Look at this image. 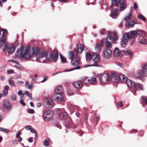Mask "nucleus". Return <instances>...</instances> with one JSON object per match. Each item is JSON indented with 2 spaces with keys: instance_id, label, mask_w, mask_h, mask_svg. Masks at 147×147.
<instances>
[{
  "instance_id": "f257e3e1",
  "label": "nucleus",
  "mask_w": 147,
  "mask_h": 147,
  "mask_svg": "<svg viewBox=\"0 0 147 147\" xmlns=\"http://www.w3.org/2000/svg\"><path fill=\"white\" fill-rule=\"evenodd\" d=\"M74 54L71 51L69 52V56L70 59L71 60V63L72 66H77L76 67L74 68L70 69H67L64 72H68L76 69H80V67L78 66L80 64V61L77 56L78 53L76 52V50H74Z\"/></svg>"
},
{
  "instance_id": "f03ea898",
  "label": "nucleus",
  "mask_w": 147,
  "mask_h": 147,
  "mask_svg": "<svg viewBox=\"0 0 147 147\" xmlns=\"http://www.w3.org/2000/svg\"><path fill=\"white\" fill-rule=\"evenodd\" d=\"M20 49V59L21 60L23 61L28 59L31 57V55L29 49L21 47Z\"/></svg>"
},
{
  "instance_id": "7ed1b4c3",
  "label": "nucleus",
  "mask_w": 147,
  "mask_h": 147,
  "mask_svg": "<svg viewBox=\"0 0 147 147\" xmlns=\"http://www.w3.org/2000/svg\"><path fill=\"white\" fill-rule=\"evenodd\" d=\"M100 56L97 54L94 53L92 55L89 53H87L86 55V58L87 61H90L92 59L94 63L93 65L94 66H98L97 62L99 61Z\"/></svg>"
},
{
  "instance_id": "20e7f679",
  "label": "nucleus",
  "mask_w": 147,
  "mask_h": 147,
  "mask_svg": "<svg viewBox=\"0 0 147 147\" xmlns=\"http://www.w3.org/2000/svg\"><path fill=\"white\" fill-rule=\"evenodd\" d=\"M97 78H98L99 82L100 84H106L109 82L110 79L107 74H98L96 76Z\"/></svg>"
},
{
  "instance_id": "39448f33",
  "label": "nucleus",
  "mask_w": 147,
  "mask_h": 147,
  "mask_svg": "<svg viewBox=\"0 0 147 147\" xmlns=\"http://www.w3.org/2000/svg\"><path fill=\"white\" fill-rule=\"evenodd\" d=\"M58 54L55 51L50 53L48 56L47 57V59L49 61H56L58 59Z\"/></svg>"
},
{
  "instance_id": "423d86ee",
  "label": "nucleus",
  "mask_w": 147,
  "mask_h": 147,
  "mask_svg": "<svg viewBox=\"0 0 147 147\" xmlns=\"http://www.w3.org/2000/svg\"><path fill=\"white\" fill-rule=\"evenodd\" d=\"M103 54L104 58L106 59H109L112 56V52L111 49L106 48L104 50Z\"/></svg>"
},
{
  "instance_id": "0eeeda50",
  "label": "nucleus",
  "mask_w": 147,
  "mask_h": 147,
  "mask_svg": "<svg viewBox=\"0 0 147 147\" xmlns=\"http://www.w3.org/2000/svg\"><path fill=\"white\" fill-rule=\"evenodd\" d=\"M125 53L124 51H120L118 48L115 47L113 51V55L115 57H122Z\"/></svg>"
},
{
  "instance_id": "6e6552de",
  "label": "nucleus",
  "mask_w": 147,
  "mask_h": 147,
  "mask_svg": "<svg viewBox=\"0 0 147 147\" xmlns=\"http://www.w3.org/2000/svg\"><path fill=\"white\" fill-rule=\"evenodd\" d=\"M114 41V39L111 36L109 35L107 36L106 38V42L105 44L106 48H112V46L111 43H113Z\"/></svg>"
},
{
  "instance_id": "1a4fd4ad",
  "label": "nucleus",
  "mask_w": 147,
  "mask_h": 147,
  "mask_svg": "<svg viewBox=\"0 0 147 147\" xmlns=\"http://www.w3.org/2000/svg\"><path fill=\"white\" fill-rule=\"evenodd\" d=\"M44 106L48 109L52 108L54 106L53 101L49 98H47L44 100Z\"/></svg>"
},
{
  "instance_id": "9d476101",
  "label": "nucleus",
  "mask_w": 147,
  "mask_h": 147,
  "mask_svg": "<svg viewBox=\"0 0 147 147\" xmlns=\"http://www.w3.org/2000/svg\"><path fill=\"white\" fill-rule=\"evenodd\" d=\"M62 94L59 93L55 94L52 96V99L55 101H62L63 99Z\"/></svg>"
},
{
  "instance_id": "9b49d317",
  "label": "nucleus",
  "mask_w": 147,
  "mask_h": 147,
  "mask_svg": "<svg viewBox=\"0 0 147 147\" xmlns=\"http://www.w3.org/2000/svg\"><path fill=\"white\" fill-rule=\"evenodd\" d=\"M147 71V65H144L142 68V70L139 72L138 74L139 77L141 78L144 77L146 72Z\"/></svg>"
},
{
  "instance_id": "f8f14e48",
  "label": "nucleus",
  "mask_w": 147,
  "mask_h": 147,
  "mask_svg": "<svg viewBox=\"0 0 147 147\" xmlns=\"http://www.w3.org/2000/svg\"><path fill=\"white\" fill-rule=\"evenodd\" d=\"M3 106L6 110L7 111H11L12 108V106L7 99L4 100Z\"/></svg>"
},
{
  "instance_id": "ddd939ff",
  "label": "nucleus",
  "mask_w": 147,
  "mask_h": 147,
  "mask_svg": "<svg viewBox=\"0 0 147 147\" xmlns=\"http://www.w3.org/2000/svg\"><path fill=\"white\" fill-rule=\"evenodd\" d=\"M119 11V9L114 8L112 10L111 13L110 14V16L113 18H117Z\"/></svg>"
},
{
  "instance_id": "4468645a",
  "label": "nucleus",
  "mask_w": 147,
  "mask_h": 147,
  "mask_svg": "<svg viewBox=\"0 0 147 147\" xmlns=\"http://www.w3.org/2000/svg\"><path fill=\"white\" fill-rule=\"evenodd\" d=\"M8 62H11L15 64L14 66L16 68L19 69L23 70L24 69V68L23 67H21L19 63L17 61L14 60H10L8 61Z\"/></svg>"
},
{
  "instance_id": "2eb2a0df",
  "label": "nucleus",
  "mask_w": 147,
  "mask_h": 147,
  "mask_svg": "<svg viewBox=\"0 0 147 147\" xmlns=\"http://www.w3.org/2000/svg\"><path fill=\"white\" fill-rule=\"evenodd\" d=\"M111 79L113 82H117L119 80V75H117L115 73H112L111 74Z\"/></svg>"
},
{
  "instance_id": "dca6fc26",
  "label": "nucleus",
  "mask_w": 147,
  "mask_h": 147,
  "mask_svg": "<svg viewBox=\"0 0 147 147\" xmlns=\"http://www.w3.org/2000/svg\"><path fill=\"white\" fill-rule=\"evenodd\" d=\"M0 47L2 48V49L3 51L7 49V45L5 39H2L0 40Z\"/></svg>"
},
{
  "instance_id": "f3484780",
  "label": "nucleus",
  "mask_w": 147,
  "mask_h": 147,
  "mask_svg": "<svg viewBox=\"0 0 147 147\" xmlns=\"http://www.w3.org/2000/svg\"><path fill=\"white\" fill-rule=\"evenodd\" d=\"M59 117L61 118L65 119L67 116V113L65 112L63 109H59Z\"/></svg>"
},
{
  "instance_id": "a211bd4d",
  "label": "nucleus",
  "mask_w": 147,
  "mask_h": 147,
  "mask_svg": "<svg viewBox=\"0 0 147 147\" xmlns=\"http://www.w3.org/2000/svg\"><path fill=\"white\" fill-rule=\"evenodd\" d=\"M55 92L56 94L59 93L63 94L64 93V90L62 86H58L56 88Z\"/></svg>"
},
{
  "instance_id": "6ab92c4d",
  "label": "nucleus",
  "mask_w": 147,
  "mask_h": 147,
  "mask_svg": "<svg viewBox=\"0 0 147 147\" xmlns=\"http://www.w3.org/2000/svg\"><path fill=\"white\" fill-rule=\"evenodd\" d=\"M78 92V90H74L72 88H69L67 91V94L69 96H71L77 93Z\"/></svg>"
},
{
  "instance_id": "aec40b11",
  "label": "nucleus",
  "mask_w": 147,
  "mask_h": 147,
  "mask_svg": "<svg viewBox=\"0 0 147 147\" xmlns=\"http://www.w3.org/2000/svg\"><path fill=\"white\" fill-rule=\"evenodd\" d=\"M138 42L141 44H147V40L144 37L140 38L138 39Z\"/></svg>"
},
{
  "instance_id": "412c9836",
  "label": "nucleus",
  "mask_w": 147,
  "mask_h": 147,
  "mask_svg": "<svg viewBox=\"0 0 147 147\" xmlns=\"http://www.w3.org/2000/svg\"><path fill=\"white\" fill-rule=\"evenodd\" d=\"M125 82L129 87H134V86L135 83L130 80L127 79Z\"/></svg>"
},
{
  "instance_id": "4be33fe9",
  "label": "nucleus",
  "mask_w": 147,
  "mask_h": 147,
  "mask_svg": "<svg viewBox=\"0 0 147 147\" xmlns=\"http://www.w3.org/2000/svg\"><path fill=\"white\" fill-rule=\"evenodd\" d=\"M38 55L40 57H45L47 58V57L48 56V54L47 52L44 51H40Z\"/></svg>"
},
{
  "instance_id": "5701e85b",
  "label": "nucleus",
  "mask_w": 147,
  "mask_h": 147,
  "mask_svg": "<svg viewBox=\"0 0 147 147\" xmlns=\"http://www.w3.org/2000/svg\"><path fill=\"white\" fill-rule=\"evenodd\" d=\"M130 34L131 35V38H135L137 36L138 34L136 30L131 31Z\"/></svg>"
},
{
  "instance_id": "b1692460",
  "label": "nucleus",
  "mask_w": 147,
  "mask_h": 147,
  "mask_svg": "<svg viewBox=\"0 0 147 147\" xmlns=\"http://www.w3.org/2000/svg\"><path fill=\"white\" fill-rule=\"evenodd\" d=\"M122 38L127 41L131 38V34L129 32L126 33L123 35Z\"/></svg>"
},
{
  "instance_id": "393cba45",
  "label": "nucleus",
  "mask_w": 147,
  "mask_h": 147,
  "mask_svg": "<svg viewBox=\"0 0 147 147\" xmlns=\"http://www.w3.org/2000/svg\"><path fill=\"white\" fill-rule=\"evenodd\" d=\"M143 86L140 84L138 83L135 84L134 83V88L136 90H142L143 88Z\"/></svg>"
},
{
  "instance_id": "a878e982",
  "label": "nucleus",
  "mask_w": 147,
  "mask_h": 147,
  "mask_svg": "<svg viewBox=\"0 0 147 147\" xmlns=\"http://www.w3.org/2000/svg\"><path fill=\"white\" fill-rule=\"evenodd\" d=\"M78 52L79 53H81L84 50L83 45L81 44H78L77 46Z\"/></svg>"
},
{
  "instance_id": "bb28decb",
  "label": "nucleus",
  "mask_w": 147,
  "mask_h": 147,
  "mask_svg": "<svg viewBox=\"0 0 147 147\" xmlns=\"http://www.w3.org/2000/svg\"><path fill=\"white\" fill-rule=\"evenodd\" d=\"M73 85L77 88H80L82 86V84L80 81L75 82L73 83Z\"/></svg>"
},
{
  "instance_id": "cd10ccee",
  "label": "nucleus",
  "mask_w": 147,
  "mask_h": 147,
  "mask_svg": "<svg viewBox=\"0 0 147 147\" xmlns=\"http://www.w3.org/2000/svg\"><path fill=\"white\" fill-rule=\"evenodd\" d=\"M138 35L140 37L144 36L145 35V32L144 31L141 30H136Z\"/></svg>"
},
{
  "instance_id": "c85d7f7f",
  "label": "nucleus",
  "mask_w": 147,
  "mask_h": 147,
  "mask_svg": "<svg viewBox=\"0 0 147 147\" xmlns=\"http://www.w3.org/2000/svg\"><path fill=\"white\" fill-rule=\"evenodd\" d=\"M15 51V48L14 46L13 45H11L9 47L8 53L9 54H11L13 53Z\"/></svg>"
},
{
  "instance_id": "c756f323",
  "label": "nucleus",
  "mask_w": 147,
  "mask_h": 147,
  "mask_svg": "<svg viewBox=\"0 0 147 147\" xmlns=\"http://www.w3.org/2000/svg\"><path fill=\"white\" fill-rule=\"evenodd\" d=\"M95 48V51L97 53H99L100 52L101 50V47L99 44H96Z\"/></svg>"
},
{
  "instance_id": "7c9ffc66",
  "label": "nucleus",
  "mask_w": 147,
  "mask_h": 147,
  "mask_svg": "<svg viewBox=\"0 0 147 147\" xmlns=\"http://www.w3.org/2000/svg\"><path fill=\"white\" fill-rule=\"evenodd\" d=\"M119 80L123 82H125L126 80L127 79L125 76L122 74L119 75Z\"/></svg>"
},
{
  "instance_id": "2f4dec72",
  "label": "nucleus",
  "mask_w": 147,
  "mask_h": 147,
  "mask_svg": "<svg viewBox=\"0 0 147 147\" xmlns=\"http://www.w3.org/2000/svg\"><path fill=\"white\" fill-rule=\"evenodd\" d=\"M96 81V78L94 77L93 76L92 78L88 80V82L90 84H92L95 83Z\"/></svg>"
},
{
  "instance_id": "473e14b6",
  "label": "nucleus",
  "mask_w": 147,
  "mask_h": 147,
  "mask_svg": "<svg viewBox=\"0 0 147 147\" xmlns=\"http://www.w3.org/2000/svg\"><path fill=\"white\" fill-rule=\"evenodd\" d=\"M127 41L123 38H122L121 42V45L122 47H125L127 45Z\"/></svg>"
},
{
  "instance_id": "72a5a7b5",
  "label": "nucleus",
  "mask_w": 147,
  "mask_h": 147,
  "mask_svg": "<svg viewBox=\"0 0 147 147\" xmlns=\"http://www.w3.org/2000/svg\"><path fill=\"white\" fill-rule=\"evenodd\" d=\"M131 16L132 13L131 12H130L129 13V15L128 16L123 18L124 20L125 21H127L131 19Z\"/></svg>"
},
{
  "instance_id": "f704fd0d",
  "label": "nucleus",
  "mask_w": 147,
  "mask_h": 147,
  "mask_svg": "<svg viewBox=\"0 0 147 147\" xmlns=\"http://www.w3.org/2000/svg\"><path fill=\"white\" fill-rule=\"evenodd\" d=\"M40 51L39 50L38 48H37L36 49L33 50V51L32 53V54L33 55H38L40 52Z\"/></svg>"
},
{
  "instance_id": "c9c22d12",
  "label": "nucleus",
  "mask_w": 147,
  "mask_h": 147,
  "mask_svg": "<svg viewBox=\"0 0 147 147\" xmlns=\"http://www.w3.org/2000/svg\"><path fill=\"white\" fill-rule=\"evenodd\" d=\"M20 52V49H18L15 53V55L14 57V58L15 59H17L19 58H20V55L19 52Z\"/></svg>"
},
{
  "instance_id": "e433bc0d",
  "label": "nucleus",
  "mask_w": 147,
  "mask_h": 147,
  "mask_svg": "<svg viewBox=\"0 0 147 147\" xmlns=\"http://www.w3.org/2000/svg\"><path fill=\"white\" fill-rule=\"evenodd\" d=\"M59 55L61 62L63 63H65L67 61V60L66 58L63 56L61 54H60Z\"/></svg>"
},
{
  "instance_id": "4c0bfd02",
  "label": "nucleus",
  "mask_w": 147,
  "mask_h": 147,
  "mask_svg": "<svg viewBox=\"0 0 147 147\" xmlns=\"http://www.w3.org/2000/svg\"><path fill=\"white\" fill-rule=\"evenodd\" d=\"M124 51L125 52V53L124 54H126V55H129L130 58L132 57L133 54L132 52L131 51L129 50H126Z\"/></svg>"
},
{
  "instance_id": "58836bf2",
  "label": "nucleus",
  "mask_w": 147,
  "mask_h": 147,
  "mask_svg": "<svg viewBox=\"0 0 147 147\" xmlns=\"http://www.w3.org/2000/svg\"><path fill=\"white\" fill-rule=\"evenodd\" d=\"M0 32H3L2 36L3 37H4L7 35V30L5 29H2Z\"/></svg>"
},
{
  "instance_id": "ea45409f",
  "label": "nucleus",
  "mask_w": 147,
  "mask_h": 147,
  "mask_svg": "<svg viewBox=\"0 0 147 147\" xmlns=\"http://www.w3.org/2000/svg\"><path fill=\"white\" fill-rule=\"evenodd\" d=\"M11 100L13 101H15L17 99V95L15 94H12L10 96Z\"/></svg>"
},
{
  "instance_id": "a19ab883",
  "label": "nucleus",
  "mask_w": 147,
  "mask_h": 147,
  "mask_svg": "<svg viewBox=\"0 0 147 147\" xmlns=\"http://www.w3.org/2000/svg\"><path fill=\"white\" fill-rule=\"evenodd\" d=\"M134 25V22L132 21H130L127 23L128 26L129 27H133Z\"/></svg>"
},
{
  "instance_id": "79ce46f5",
  "label": "nucleus",
  "mask_w": 147,
  "mask_h": 147,
  "mask_svg": "<svg viewBox=\"0 0 147 147\" xmlns=\"http://www.w3.org/2000/svg\"><path fill=\"white\" fill-rule=\"evenodd\" d=\"M50 111L49 110L46 109L45 110L43 115H48L50 114Z\"/></svg>"
},
{
  "instance_id": "37998d69",
  "label": "nucleus",
  "mask_w": 147,
  "mask_h": 147,
  "mask_svg": "<svg viewBox=\"0 0 147 147\" xmlns=\"http://www.w3.org/2000/svg\"><path fill=\"white\" fill-rule=\"evenodd\" d=\"M138 18L144 21L146 20V18L144 17L142 15H138Z\"/></svg>"
},
{
  "instance_id": "c03bdc74",
  "label": "nucleus",
  "mask_w": 147,
  "mask_h": 147,
  "mask_svg": "<svg viewBox=\"0 0 147 147\" xmlns=\"http://www.w3.org/2000/svg\"><path fill=\"white\" fill-rule=\"evenodd\" d=\"M0 131H3L7 132H8L9 131V129H4L2 127H0Z\"/></svg>"
},
{
  "instance_id": "a18cd8bd",
  "label": "nucleus",
  "mask_w": 147,
  "mask_h": 147,
  "mask_svg": "<svg viewBox=\"0 0 147 147\" xmlns=\"http://www.w3.org/2000/svg\"><path fill=\"white\" fill-rule=\"evenodd\" d=\"M33 83H31L30 85H28L27 87V88L29 89H32L33 87Z\"/></svg>"
},
{
  "instance_id": "49530a36",
  "label": "nucleus",
  "mask_w": 147,
  "mask_h": 147,
  "mask_svg": "<svg viewBox=\"0 0 147 147\" xmlns=\"http://www.w3.org/2000/svg\"><path fill=\"white\" fill-rule=\"evenodd\" d=\"M9 84L11 86H13L14 85V83L12 80H10L9 81Z\"/></svg>"
},
{
  "instance_id": "de8ad7c7",
  "label": "nucleus",
  "mask_w": 147,
  "mask_h": 147,
  "mask_svg": "<svg viewBox=\"0 0 147 147\" xmlns=\"http://www.w3.org/2000/svg\"><path fill=\"white\" fill-rule=\"evenodd\" d=\"M44 79L41 81V82L44 83L46 82L48 79V77L46 76H44Z\"/></svg>"
},
{
  "instance_id": "09e8293b",
  "label": "nucleus",
  "mask_w": 147,
  "mask_h": 147,
  "mask_svg": "<svg viewBox=\"0 0 147 147\" xmlns=\"http://www.w3.org/2000/svg\"><path fill=\"white\" fill-rule=\"evenodd\" d=\"M38 77L37 75L36 74L34 76V77L32 78V80L34 81H36L37 80V78Z\"/></svg>"
},
{
  "instance_id": "8fccbe9b",
  "label": "nucleus",
  "mask_w": 147,
  "mask_h": 147,
  "mask_svg": "<svg viewBox=\"0 0 147 147\" xmlns=\"http://www.w3.org/2000/svg\"><path fill=\"white\" fill-rule=\"evenodd\" d=\"M7 73L8 74H13L14 73V71L12 69H9L7 71Z\"/></svg>"
},
{
  "instance_id": "3c124183",
  "label": "nucleus",
  "mask_w": 147,
  "mask_h": 147,
  "mask_svg": "<svg viewBox=\"0 0 147 147\" xmlns=\"http://www.w3.org/2000/svg\"><path fill=\"white\" fill-rule=\"evenodd\" d=\"M47 115H43V119L45 121H47L48 120V118L47 116Z\"/></svg>"
},
{
  "instance_id": "603ef678",
  "label": "nucleus",
  "mask_w": 147,
  "mask_h": 147,
  "mask_svg": "<svg viewBox=\"0 0 147 147\" xmlns=\"http://www.w3.org/2000/svg\"><path fill=\"white\" fill-rule=\"evenodd\" d=\"M43 145L45 146H48V142L47 140H45L43 142Z\"/></svg>"
},
{
  "instance_id": "864d4df0",
  "label": "nucleus",
  "mask_w": 147,
  "mask_h": 147,
  "mask_svg": "<svg viewBox=\"0 0 147 147\" xmlns=\"http://www.w3.org/2000/svg\"><path fill=\"white\" fill-rule=\"evenodd\" d=\"M118 106L119 107H121L123 106V105L121 102H119L117 103Z\"/></svg>"
},
{
  "instance_id": "5fc2aeb1",
  "label": "nucleus",
  "mask_w": 147,
  "mask_h": 147,
  "mask_svg": "<svg viewBox=\"0 0 147 147\" xmlns=\"http://www.w3.org/2000/svg\"><path fill=\"white\" fill-rule=\"evenodd\" d=\"M3 94H4L5 96H6L8 94V91L4 90L3 92Z\"/></svg>"
},
{
  "instance_id": "6e6d98bb",
  "label": "nucleus",
  "mask_w": 147,
  "mask_h": 147,
  "mask_svg": "<svg viewBox=\"0 0 147 147\" xmlns=\"http://www.w3.org/2000/svg\"><path fill=\"white\" fill-rule=\"evenodd\" d=\"M117 64L118 65H119V67L122 68H123L124 67V65L121 63H118Z\"/></svg>"
},
{
  "instance_id": "4d7b16f0",
  "label": "nucleus",
  "mask_w": 147,
  "mask_h": 147,
  "mask_svg": "<svg viewBox=\"0 0 147 147\" xmlns=\"http://www.w3.org/2000/svg\"><path fill=\"white\" fill-rule=\"evenodd\" d=\"M34 112V111L33 109H30L28 110V113H30L32 114Z\"/></svg>"
},
{
  "instance_id": "13d9d810",
  "label": "nucleus",
  "mask_w": 147,
  "mask_h": 147,
  "mask_svg": "<svg viewBox=\"0 0 147 147\" xmlns=\"http://www.w3.org/2000/svg\"><path fill=\"white\" fill-rule=\"evenodd\" d=\"M16 83L18 84H24V82L23 81H17V82Z\"/></svg>"
},
{
  "instance_id": "bf43d9fd",
  "label": "nucleus",
  "mask_w": 147,
  "mask_h": 147,
  "mask_svg": "<svg viewBox=\"0 0 147 147\" xmlns=\"http://www.w3.org/2000/svg\"><path fill=\"white\" fill-rule=\"evenodd\" d=\"M20 104H22L23 106H25V104L24 102V101L23 100L21 99L20 101Z\"/></svg>"
},
{
  "instance_id": "052dcab7",
  "label": "nucleus",
  "mask_w": 147,
  "mask_h": 147,
  "mask_svg": "<svg viewBox=\"0 0 147 147\" xmlns=\"http://www.w3.org/2000/svg\"><path fill=\"white\" fill-rule=\"evenodd\" d=\"M25 128L26 129L28 130H30L31 128V126L29 125L26 126Z\"/></svg>"
},
{
  "instance_id": "680f3d73",
  "label": "nucleus",
  "mask_w": 147,
  "mask_h": 147,
  "mask_svg": "<svg viewBox=\"0 0 147 147\" xmlns=\"http://www.w3.org/2000/svg\"><path fill=\"white\" fill-rule=\"evenodd\" d=\"M18 143V141L16 140H14L13 142V145L16 144Z\"/></svg>"
},
{
  "instance_id": "e2e57ef3",
  "label": "nucleus",
  "mask_w": 147,
  "mask_h": 147,
  "mask_svg": "<svg viewBox=\"0 0 147 147\" xmlns=\"http://www.w3.org/2000/svg\"><path fill=\"white\" fill-rule=\"evenodd\" d=\"M9 87L7 85H6L5 86V87H4V90H7V91H8V90H9Z\"/></svg>"
},
{
  "instance_id": "0e129e2a",
  "label": "nucleus",
  "mask_w": 147,
  "mask_h": 147,
  "mask_svg": "<svg viewBox=\"0 0 147 147\" xmlns=\"http://www.w3.org/2000/svg\"><path fill=\"white\" fill-rule=\"evenodd\" d=\"M20 131H19L18 132V133L16 134V136L17 138L20 137Z\"/></svg>"
},
{
  "instance_id": "69168bd1",
  "label": "nucleus",
  "mask_w": 147,
  "mask_h": 147,
  "mask_svg": "<svg viewBox=\"0 0 147 147\" xmlns=\"http://www.w3.org/2000/svg\"><path fill=\"white\" fill-rule=\"evenodd\" d=\"M105 32V29L102 30L100 32V33L102 34H104Z\"/></svg>"
},
{
  "instance_id": "338daca9",
  "label": "nucleus",
  "mask_w": 147,
  "mask_h": 147,
  "mask_svg": "<svg viewBox=\"0 0 147 147\" xmlns=\"http://www.w3.org/2000/svg\"><path fill=\"white\" fill-rule=\"evenodd\" d=\"M25 94L28 96L29 95L31 96V94L30 92H29L27 91H26L25 92Z\"/></svg>"
},
{
  "instance_id": "774afa93",
  "label": "nucleus",
  "mask_w": 147,
  "mask_h": 147,
  "mask_svg": "<svg viewBox=\"0 0 147 147\" xmlns=\"http://www.w3.org/2000/svg\"><path fill=\"white\" fill-rule=\"evenodd\" d=\"M30 131L32 133H34L36 131L34 130V129L32 128L30 129Z\"/></svg>"
}]
</instances>
